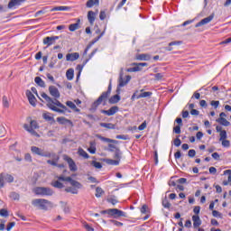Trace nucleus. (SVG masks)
Segmentation results:
<instances>
[{
	"label": "nucleus",
	"mask_w": 231,
	"mask_h": 231,
	"mask_svg": "<svg viewBox=\"0 0 231 231\" xmlns=\"http://www.w3.org/2000/svg\"><path fill=\"white\" fill-rule=\"evenodd\" d=\"M49 93L51 97H53V98H55L54 100L44 92L42 93L41 97L45 99V102L47 103V107H49L51 111H54L55 113H60L61 115H64L66 111H68V113H70V111L68 110V107L60 103L59 99H57L60 98V92L59 91V88H57V87L50 86Z\"/></svg>",
	"instance_id": "obj_1"
},
{
	"label": "nucleus",
	"mask_w": 231,
	"mask_h": 231,
	"mask_svg": "<svg viewBox=\"0 0 231 231\" xmlns=\"http://www.w3.org/2000/svg\"><path fill=\"white\" fill-rule=\"evenodd\" d=\"M58 180H53L51 185L55 189H64V184L60 181H68L70 183L71 187L65 189V192H70V194H79V189L82 188L80 182L73 180L71 177H65L64 175H60L56 177Z\"/></svg>",
	"instance_id": "obj_2"
},
{
	"label": "nucleus",
	"mask_w": 231,
	"mask_h": 231,
	"mask_svg": "<svg viewBox=\"0 0 231 231\" xmlns=\"http://www.w3.org/2000/svg\"><path fill=\"white\" fill-rule=\"evenodd\" d=\"M111 95V83L108 86L107 91L103 92L99 97L92 104V107L97 109L100 104L106 106L107 104V100H109V97Z\"/></svg>",
	"instance_id": "obj_3"
},
{
	"label": "nucleus",
	"mask_w": 231,
	"mask_h": 231,
	"mask_svg": "<svg viewBox=\"0 0 231 231\" xmlns=\"http://www.w3.org/2000/svg\"><path fill=\"white\" fill-rule=\"evenodd\" d=\"M32 205L41 208V210H48V208H52L53 203L48 199H35L32 200Z\"/></svg>",
	"instance_id": "obj_4"
},
{
	"label": "nucleus",
	"mask_w": 231,
	"mask_h": 231,
	"mask_svg": "<svg viewBox=\"0 0 231 231\" xmlns=\"http://www.w3.org/2000/svg\"><path fill=\"white\" fill-rule=\"evenodd\" d=\"M23 129L32 134V136H39V134L35 132V129H39V124L35 120H31L30 125L24 124Z\"/></svg>",
	"instance_id": "obj_5"
},
{
	"label": "nucleus",
	"mask_w": 231,
	"mask_h": 231,
	"mask_svg": "<svg viewBox=\"0 0 231 231\" xmlns=\"http://www.w3.org/2000/svg\"><path fill=\"white\" fill-rule=\"evenodd\" d=\"M101 214H108V216H112L116 219H118V217H125V212L118 208H110L107 210H103L101 211Z\"/></svg>",
	"instance_id": "obj_6"
},
{
	"label": "nucleus",
	"mask_w": 231,
	"mask_h": 231,
	"mask_svg": "<svg viewBox=\"0 0 231 231\" xmlns=\"http://www.w3.org/2000/svg\"><path fill=\"white\" fill-rule=\"evenodd\" d=\"M36 196H53V189L44 187H37L33 189Z\"/></svg>",
	"instance_id": "obj_7"
},
{
	"label": "nucleus",
	"mask_w": 231,
	"mask_h": 231,
	"mask_svg": "<svg viewBox=\"0 0 231 231\" xmlns=\"http://www.w3.org/2000/svg\"><path fill=\"white\" fill-rule=\"evenodd\" d=\"M132 66H135V67L127 69L126 71L128 73H136L138 71H142V68H145V67L149 66V63H147V62H143V63L134 62V63H132Z\"/></svg>",
	"instance_id": "obj_8"
},
{
	"label": "nucleus",
	"mask_w": 231,
	"mask_h": 231,
	"mask_svg": "<svg viewBox=\"0 0 231 231\" xmlns=\"http://www.w3.org/2000/svg\"><path fill=\"white\" fill-rule=\"evenodd\" d=\"M63 160L67 162L69 165V169L71 172H77V171H79V168L77 167V163H75V161H73L71 157L68 155H63Z\"/></svg>",
	"instance_id": "obj_9"
},
{
	"label": "nucleus",
	"mask_w": 231,
	"mask_h": 231,
	"mask_svg": "<svg viewBox=\"0 0 231 231\" xmlns=\"http://www.w3.org/2000/svg\"><path fill=\"white\" fill-rule=\"evenodd\" d=\"M106 30H107V26H105V28L103 30V32L100 35H98L97 37L94 38L90 42V43L85 49L84 55L88 54V51H89V48H91V46H93V44H96V42H98L100 41V39H102V37H104V35H106Z\"/></svg>",
	"instance_id": "obj_10"
},
{
	"label": "nucleus",
	"mask_w": 231,
	"mask_h": 231,
	"mask_svg": "<svg viewBox=\"0 0 231 231\" xmlns=\"http://www.w3.org/2000/svg\"><path fill=\"white\" fill-rule=\"evenodd\" d=\"M217 124L224 125V127H229L230 121L226 120V114L222 112L219 114V118L217 119Z\"/></svg>",
	"instance_id": "obj_11"
},
{
	"label": "nucleus",
	"mask_w": 231,
	"mask_h": 231,
	"mask_svg": "<svg viewBox=\"0 0 231 231\" xmlns=\"http://www.w3.org/2000/svg\"><path fill=\"white\" fill-rule=\"evenodd\" d=\"M215 14L212 13L209 16L202 19L200 22L197 23L195 25V28H199V26H205V24H208V23H211L214 20Z\"/></svg>",
	"instance_id": "obj_12"
},
{
	"label": "nucleus",
	"mask_w": 231,
	"mask_h": 231,
	"mask_svg": "<svg viewBox=\"0 0 231 231\" xmlns=\"http://www.w3.org/2000/svg\"><path fill=\"white\" fill-rule=\"evenodd\" d=\"M97 15H98V9H97L96 12H94V11L88 12L87 17H88V21L89 24H91V26H93L95 24Z\"/></svg>",
	"instance_id": "obj_13"
},
{
	"label": "nucleus",
	"mask_w": 231,
	"mask_h": 231,
	"mask_svg": "<svg viewBox=\"0 0 231 231\" xmlns=\"http://www.w3.org/2000/svg\"><path fill=\"white\" fill-rule=\"evenodd\" d=\"M59 36H47L43 39V44L50 48V46L55 44V41H59Z\"/></svg>",
	"instance_id": "obj_14"
},
{
	"label": "nucleus",
	"mask_w": 231,
	"mask_h": 231,
	"mask_svg": "<svg viewBox=\"0 0 231 231\" xmlns=\"http://www.w3.org/2000/svg\"><path fill=\"white\" fill-rule=\"evenodd\" d=\"M31 151L33 154H38V156H44L46 158H48V156H50V152H44V150H42L37 146H32L31 148Z\"/></svg>",
	"instance_id": "obj_15"
},
{
	"label": "nucleus",
	"mask_w": 231,
	"mask_h": 231,
	"mask_svg": "<svg viewBox=\"0 0 231 231\" xmlns=\"http://www.w3.org/2000/svg\"><path fill=\"white\" fill-rule=\"evenodd\" d=\"M26 97H27L31 106H32V107H35L37 106V98H35V96H33L32 91L27 90L26 91Z\"/></svg>",
	"instance_id": "obj_16"
},
{
	"label": "nucleus",
	"mask_w": 231,
	"mask_h": 231,
	"mask_svg": "<svg viewBox=\"0 0 231 231\" xmlns=\"http://www.w3.org/2000/svg\"><path fill=\"white\" fill-rule=\"evenodd\" d=\"M80 54L79 52L68 53L66 55V60L68 62H75V60H79Z\"/></svg>",
	"instance_id": "obj_17"
},
{
	"label": "nucleus",
	"mask_w": 231,
	"mask_h": 231,
	"mask_svg": "<svg viewBox=\"0 0 231 231\" xmlns=\"http://www.w3.org/2000/svg\"><path fill=\"white\" fill-rule=\"evenodd\" d=\"M101 113L106 115V116H113V115L118 113V106H112L108 110H101Z\"/></svg>",
	"instance_id": "obj_18"
},
{
	"label": "nucleus",
	"mask_w": 231,
	"mask_h": 231,
	"mask_svg": "<svg viewBox=\"0 0 231 231\" xmlns=\"http://www.w3.org/2000/svg\"><path fill=\"white\" fill-rule=\"evenodd\" d=\"M26 0H10L8 3V8H15V6H21L23 3H25Z\"/></svg>",
	"instance_id": "obj_19"
},
{
	"label": "nucleus",
	"mask_w": 231,
	"mask_h": 231,
	"mask_svg": "<svg viewBox=\"0 0 231 231\" xmlns=\"http://www.w3.org/2000/svg\"><path fill=\"white\" fill-rule=\"evenodd\" d=\"M110 151H114V158H116V161H119L122 159V152H120L119 149H117L116 146L111 145Z\"/></svg>",
	"instance_id": "obj_20"
},
{
	"label": "nucleus",
	"mask_w": 231,
	"mask_h": 231,
	"mask_svg": "<svg viewBox=\"0 0 231 231\" xmlns=\"http://www.w3.org/2000/svg\"><path fill=\"white\" fill-rule=\"evenodd\" d=\"M56 121L59 122L60 125H66V124H69V125H71V127H73V122L64 116L57 117Z\"/></svg>",
	"instance_id": "obj_21"
},
{
	"label": "nucleus",
	"mask_w": 231,
	"mask_h": 231,
	"mask_svg": "<svg viewBox=\"0 0 231 231\" xmlns=\"http://www.w3.org/2000/svg\"><path fill=\"white\" fill-rule=\"evenodd\" d=\"M71 7L66 5L55 6L51 9V12H69Z\"/></svg>",
	"instance_id": "obj_22"
},
{
	"label": "nucleus",
	"mask_w": 231,
	"mask_h": 231,
	"mask_svg": "<svg viewBox=\"0 0 231 231\" xmlns=\"http://www.w3.org/2000/svg\"><path fill=\"white\" fill-rule=\"evenodd\" d=\"M125 80H124V78L122 77V74L119 77V88H124V86H127L129 82L131 81V76H126Z\"/></svg>",
	"instance_id": "obj_23"
},
{
	"label": "nucleus",
	"mask_w": 231,
	"mask_h": 231,
	"mask_svg": "<svg viewBox=\"0 0 231 231\" xmlns=\"http://www.w3.org/2000/svg\"><path fill=\"white\" fill-rule=\"evenodd\" d=\"M100 0H88L86 3L87 8H93V6H99Z\"/></svg>",
	"instance_id": "obj_24"
},
{
	"label": "nucleus",
	"mask_w": 231,
	"mask_h": 231,
	"mask_svg": "<svg viewBox=\"0 0 231 231\" xmlns=\"http://www.w3.org/2000/svg\"><path fill=\"white\" fill-rule=\"evenodd\" d=\"M192 221L194 228H198L199 226H201V219L199 218V216L194 215L192 217Z\"/></svg>",
	"instance_id": "obj_25"
},
{
	"label": "nucleus",
	"mask_w": 231,
	"mask_h": 231,
	"mask_svg": "<svg viewBox=\"0 0 231 231\" xmlns=\"http://www.w3.org/2000/svg\"><path fill=\"white\" fill-rule=\"evenodd\" d=\"M80 28V19H77L76 23H71L69 26V32H76V30H79Z\"/></svg>",
	"instance_id": "obj_26"
},
{
	"label": "nucleus",
	"mask_w": 231,
	"mask_h": 231,
	"mask_svg": "<svg viewBox=\"0 0 231 231\" xmlns=\"http://www.w3.org/2000/svg\"><path fill=\"white\" fill-rule=\"evenodd\" d=\"M66 106H68V107L75 111V113H80V109L77 107V105H75L73 101H67Z\"/></svg>",
	"instance_id": "obj_27"
},
{
	"label": "nucleus",
	"mask_w": 231,
	"mask_h": 231,
	"mask_svg": "<svg viewBox=\"0 0 231 231\" xmlns=\"http://www.w3.org/2000/svg\"><path fill=\"white\" fill-rule=\"evenodd\" d=\"M42 118L44 120H46V122H53L54 118H53V115L50 112H44L42 114Z\"/></svg>",
	"instance_id": "obj_28"
},
{
	"label": "nucleus",
	"mask_w": 231,
	"mask_h": 231,
	"mask_svg": "<svg viewBox=\"0 0 231 231\" xmlns=\"http://www.w3.org/2000/svg\"><path fill=\"white\" fill-rule=\"evenodd\" d=\"M136 60H151V55L149 54H137L135 56Z\"/></svg>",
	"instance_id": "obj_29"
},
{
	"label": "nucleus",
	"mask_w": 231,
	"mask_h": 231,
	"mask_svg": "<svg viewBox=\"0 0 231 231\" xmlns=\"http://www.w3.org/2000/svg\"><path fill=\"white\" fill-rule=\"evenodd\" d=\"M152 96V92H143V89L141 90V94H139L136 98L140 99V98H147L149 97Z\"/></svg>",
	"instance_id": "obj_30"
},
{
	"label": "nucleus",
	"mask_w": 231,
	"mask_h": 231,
	"mask_svg": "<svg viewBox=\"0 0 231 231\" xmlns=\"http://www.w3.org/2000/svg\"><path fill=\"white\" fill-rule=\"evenodd\" d=\"M66 77L68 80H73V77H75V70L73 69H69L66 72Z\"/></svg>",
	"instance_id": "obj_31"
},
{
	"label": "nucleus",
	"mask_w": 231,
	"mask_h": 231,
	"mask_svg": "<svg viewBox=\"0 0 231 231\" xmlns=\"http://www.w3.org/2000/svg\"><path fill=\"white\" fill-rule=\"evenodd\" d=\"M34 82L40 86V88H46V83L44 82V80H42V79H41V77H36L34 79Z\"/></svg>",
	"instance_id": "obj_32"
},
{
	"label": "nucleus",
	"mask_w": 231,
	"mask_h": 231,
	"mask_svg": "<svg viewBox=\"0 0 231 231\" xmlns=\"http://www.w3.org/2000/svg\"><path fill=\"white\" fill-rule=\"evenodd\" d=\"M105 163L107 165H120V161L113 160V159H105Z\"/></svg>",
	"instance_id": "obj_33"
},
{
	"label": "nucleus",
	"mask_w": 231,
	"mask_h": 231,
	"mask_svg": "<svg viewBox=\"0 0 231 231\" xmlns=\"http://www.w3.org/2000/svg\"><path fill=\"white\" fill-rule=\"evenodd\" d=\"M5 183H14V176L8 173H4Z\"/></svg>",
	"instance_id": "obj_34"
},
{
	"label": "nucleus",
	"mask_w": 231,
	"mask_h": 231,
	"mask_svg": "<svg viewBox=\"0 0 231 231\" xmlns=\"http://www.w3.org/2000/svg\"><path fill=\"white\" fill-rule=\"evenodd\" d=\"M87 62H89V60H86L82 65H77L76 69L79 70L78 79L80 77V73H82V69H84V66H86Z\"/></svg>",
	"instance_id": "obj_35"
},
{
	"label": "nucleus",
	"mask_w": 231,
	"mask_h": 231,
	"mask_svg": "<svg viewBox=\"0 0 231 231\" xmlns=\"http://www.w3.org/2000/svg\"><path fill=\"white\" fill-rule=\"evenodd\" d=\"M97 138H99L101 142H106V143H109V145H111V143H116V141L111 140L109 138L102 137L100 135H97Z\"/></svg>",
	"instance_id": "obj_36"
},
{
	"label": "nucleus",
	"mask_w": 231,
	"mask_h": 231,
	"mask_svg": "<svg viewBox=\"0 0 231 231\" xmlns=\"http://www.w3.org/2000/svg\"><path fill=\"white\" fill-rule=\"evenodd\" d=\"M101 127H105V129H115L116 125L112 123H100Z\"/></svg>",
	"instance_id": "obj_37"
},
{
	"label": "nucleus",
	"mask_w": 231,
	"mask_h": 231,
	"mask_svg": "<svg viewBox=\"0 0 231 231\" xmlns=\"http://www.w3.org/2000/svg\"><path fill=\"white\" fill-rule=\"evenodd\" d=\"M181 44V42H171L169 43V47L166 48L167 51H172V47L171 46H180Z\"/></svg>",
	"instance_id": "obj_38"
},
{
	"label": "nucleus",
	"mask_w": 231,
	"mask_h": 231,
	"mask_svg": "<svg viewBox=\"0 0 231 231\" xmlns=\"http://www.w3.org/2000/svg\"><path fill=\"white\" fill-rule=\"evenodd\" d=\"M110 104H116L118 102H120V96L118 95H115L113 97H111V98L109 99Z\"/></svg>",
	"instance_id": "obj_39"
},
{
	"label": "nucleus",
	"mask_w": 231,
	"mask_h": 231,
	"mask_svg": "<svg viewBox=\"0 0 231 231\" xmlns=\"http://www.w3.org/2000/svg\"><path fill=\"white\" fill-rule=\"evenodd\" d=\"M47 163H49L50 165H53L54 167H59L60 169L64 168V164H58L57 161L48 160Z\"/></svg>",
	"instance_id": "obj_40"
},
{
	"label": "nucleus",
	"mask_w": 231,
	"mask_h": 231,
	"mask_svg": "<svg viewBox=\"0 0 231 231\" xmlns=\"http://www.w3.org/2000/svg\"><path fill=\"white\" fill-rule=\"evenodd\" d=\"M104 194V189L102 188L97 187L96 189V198H102V195Z\"/></svg>",
	"instance_id": "obj_41"
},
{
	"label": "nucleus",
	"mask_w": 231,
	"mask_h": 231,
	"mask_svg": "<svg viewBox=\"0 0 231 231\" xmlns=\"http://www.w3.org/2000/svg\"><path fill=\"white\" fill-rule=\"evenodd\" d=\"M78 154H79L80 156H82V158H85V159L89 158V155L88 154V152H86V151H84L80 148L78 151Z\"/></svg>",
	"instance_id": "obj_42"
},
{
	"label": "nucleus",
	"mask_w": 231,
	"mask_h": 231,
	"mask_svg": "<svg viewBox=\"0 0 231 231\" xmlns=\"http://www.w3.org/2000/svg\"><path fill=\"white\" fill-rule=\"evenodd\" d=\"M9 198H11V199H14V201H19V193L16 192H11L9 195Z\"/></svg>",
	"instance_id": "obj_43"
},
{
	"label": "nucleus",
	"mask_w": 231,
	"mask_h": 231,
	"mask_svg": "<svg viewBox=\"0 0 231 231\" xmlns=\"http://www.w3.org/2000/svg\"><path fill=\"white\" fill-rule=\"evenodd\" d=\"M108 203H111V205H116L118 203V200L116 199V197L113 196L106 199Z\"/></svg>",
	"instance_id": "obj_44"
},
{
	"label": "nucleus",
	"mask_w": 231,
	"mask_h": 231,
	"mask_svg": "<svg viewBox=\"0 0 231 231\" xmlns=\"http://www.w3.org/2000/svg\"><path fill=\"white\" fill-rule=\"evenodd\" d=\"M2 102H3L4 107H6V108L10 107V103L8 102V97H6V96L3 97Z\"/></svg>",
	"instance_id": "obj_45"
},
{
	"label": "nucleus",
	"mask_w": 231,
	"mask_h": 231,
	"mask_svg": "<svg viewBox=\"0 0 231 231\" xmlns=\"http://www.w3.org/2000/svg\"><path fill=\"white\" fill-rule=\"evenodd\" d=\"M6 181L5 180V173L0 174V189H3L5 187V183Z\"/></svg>",
	"instance_id": "obj_46"
},
{
	"label": "nucleus",
	"mask_w": 231,
	"mask_h": 231,
	"mask_svg": "<svg viewBox=\"0 0 231 231\" xmlns=\"http://www.w3.org/2000/svg\"><path fill=\"white\" fill-rule=\"evenodd\" d=\"M91 165L95 167V169H102V163L97 162V161H92Z\"/></svg>",
	"instance_id": "obj_47"
},
{
	"label": "nucleus",
	"mask_w": 231,
	"mask_h": 231,
	"mask_svg": "<svg viewBox=\"0 0 231 231\" xmlns=\"http://www.w3.org/2000/svg\"><path fill=\"white\" fill-rule=\"evenodd\" d=\"M0 216L2 217H8L9 214H8V210L5 208H2L0 209Z\"/></svg>",
	"instance_id": "obj_48"
},
{
	"label": "nucleus",
	"mask_w": 231,
	"mask_h": 231,
	"mask_svg": "<svg viewBox=\"0 0 231 231\" xmlns=\"http://www.w3.org/2000/svg\"><path fill=\"white\" fill-rule=\"evenodd\" d=\"M173 133H175V134H181V125H178L173 127Z\"/></svg>",
	"instance_id": "obj_49"
},
{
	"label": "nucleus",
	"mask_w": 231,
	"mask_h": 231,
	"mask_svg": "<svg viewBox=\"0 0 231 231\" xmlns=\"http://www.w3.org/2000/svg\"><path fill=\"white\" fill-rule=\"evenodd\" d=\"M162 207H164V208H171V203L167 199H162Z\"/></svg>",
	"instance_id": "obj_50"
},
{
	"label": "nucleus",
	"mask_w": 231,
	"mask_h": 231,
	"mask_svg": "<svg viewBox=\"0 0 231 231\" xmlns=\"http://www.w3.org/2000/svg\"><path fill=\"white\" fill-rule=\"evenodd\" d=\"M147 127V121L143 122L139 126L138 130L139 131H143Z\"/></svg>",
	"instance_id": "obj_51"
},
{
	"label": "nucleus",
	"mask_w": 231,
	"mask_h": 231,
	"mask_svg": "<svg viewBox=\"0 0 231 231\" xmlns=\"http://www.w3.org/2000/svg\"><path fill=\"white\" fill-rule=\"evenodd\" d=\"M224 174H228L227 181H228L229 185H231V170L225 171Z\"/></svg>",
	"instance_id": "obj_52"
},
{
	"label": "nucleus",
	"mask_w": 231,
	"mask_h": 231,
	"mask_svg": "<svg viewBox=\"0 0 231 231\" xmlns=\"http://www.w3.org/2000/svg\"><path fill=\"white\" fill-rule=\"evenodd\" d=\"M106 17H107V15L106 14V11H100V13H99L100 21H104L106 19Z\"/></svg>",
	"instance_id": "obj_53"
},
{
	"label": "nucleus",
	"mask_w": 231,
	"mask_h": 231,
	"mask_svg": "<svg viewBox=\"0 0 231 231\" xmlns=\"http://www.w3.org/2000/svg\"><path fill=\"white\" fill-rule=\"evenodd\" d=\"M110 223H112V225H115V226H124V223L118 222L116 220H110Z\"/></svg>",
	"instance_id": "obj_54"
},
{
	"label": "nucleus",
	"mask_w": 231,
	"mask_h": 231,
	"mask_svg": "<svg viewBox=\"0 0 231 231\" xmlns=\"http://www.w3.org/2000/svg\"><path fill=\"white\" fill-rule=\"evenodd\" d=\"M220 140H226V131L223 130L220 132Z\"/></svg>",
	"instance_id": "obj_55"
},
{
	"label": "nucleus",
	"mask_w": 231,
	"mask_h": 231,
	"mask_svg": "<svg viewBox=\"0 0 231 231\" xmlns=\"http://www.w3.org/2000/svg\"><path fill=\"white\" fill-rule=\"evenodd\" d=\"M155 80H162L163 79V73H157L154 75Z\"/></svg>",
	"instance_id": "obj_56"
},
{
	"label": "nucleus",
	"mask_w": 231,
	"mask_h": 231,
	"mask_svg": "<svg viewBox=\"0 0 231 231\" xmlns=\"http://www.w3.org/2000/svg\"><path fill=\"white\" fill-rule=\"evenodd\" d=\"M211 106L217 109V107H219V101H211Z\"/></svg>",
	"instance_id": "obj_57"
},
{
	"label": "nucleus",
	"mask_w": 231,
	"mask_h": 231,
	"mask_svg": "<svg viewBox=\"0 0 231 231\" xmlns=\"http://www.w3.org/2000/svg\"><path fill=\"white\" fill-rule=\"evenodd\" d=\"M188 156H189V158H194L196 156V151L195 150H189L188 152Z\"/></svg>",
	"instance_id": "obj_58"
},
{
	"label": "nucleus",
	"mask_w": 231,
	"mask_h": 231,
	"mask_svg": "<svg viewBox=\"0 0 231 231\" xmlns=\"http://www.w3.org/2000/svg\"><path fill=\"white\" fill-rule=\"evenodd\" d=\"M84 228H86L87 231H95V228L89 226V224H84Z\"/></svg>",
	"instance_id": "obj_59"
},
{
	"label": "nucleus",
	"mask_w": 231,
	"mask_h": 231,
	"mask_svg": "<svg viewBox=\"0 0 231 231\" xmlns=\"http://www.w3.org/2000/svg\"><path fill=\"white\" fill-rule=\"evenodd\" d=\"M199 106L200 107H208V104H207V101L205 99H202L199 101Z\"/></svg>",
	"instance_id": "obj_60"
},
{
	"label": "nucleus",
	"mask_w": 231,
	"mask_h": 231,
	"mask_svg": "<svg viewBox=\"0 0 231 231\" xmlns=\"http://www.w3.org/2000/svg\"><path fill=\"white\" fill-rule=\"evenodd\" d=\"M153 158H154L155 165H158V150H154Z\"/></svg>",
	"instance_id": "obj_61"
},
{
	"label": "nucleus",
	"mask_w": 231,
	"mask_h": 231,
	"mask_svg": "<svg viewBox=\"0 0 231 231\" xmlns=\"http://www.w3.org/2000/svg\"><path fill=\"white\" fill-rule=\"evenodd\" d=\"M13 226H15V222H10V223L7 225L6 230H7V231L12 230Z\"/></svg>",
	"instance_id": "obj_62"
},
{
	"label": "nucleus",
	"mask_w": 231,
	"mask_h": 231,
	"mask_svg": "<svg viewBox=\"0 0 231 231\" xmlns=\"http://www.w3.org/2000/svg\"><path fill=\"white\" fill-rule=\"evenodd\" d=\"M190 115H192V116H198L199 115V111H198L196 109H191Z\"/></svg>",
	"instance_id": "obj_63"
},
{
	"label": "nucleus",
	"mask_w": 231,
	"mask_h": 231,
	"mask_svg": "<svg viewBox=\"0 0 231 231\" xmlns=\"http://www.w3.org/2000/svg\"><path fill=\"white\" fill-rule=\"evenodd\" d=\"M24 160L26 162H32V155L30 153H26L24 156Z\"/></svg>",
	"instance_id": "obj_64"
}]
</instances>
